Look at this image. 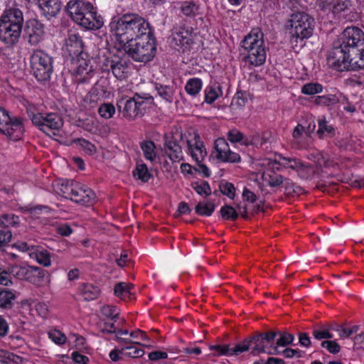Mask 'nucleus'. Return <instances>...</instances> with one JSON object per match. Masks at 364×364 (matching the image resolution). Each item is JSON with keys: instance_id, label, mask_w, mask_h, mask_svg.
Returning a JSON list of instances; mask_svg holds the SVG:
<instances>
[{"instance_id": "obj_55", "label": "nucleus", "mask_w": 364, "mask_h": 364, "mask_svg": "<svg viewBox=\"0 0 364 364\" xmlns=\"http://www.w3.org/2000/svg\"><path fill=\"white\" fill-rule=\"evenodd\" d=\"M49 338L56 344L61 345L65 343L66 336L58 330L49 332Z\"/></svg>"}, {"instance_id": "obj_24", "label": "nucleus", "mask_w": 364, "mask_h": 364, "mask_svg": "<svg viewBox=\"0 0 364 364\" xmlns=\"http://www.w3.org/2000/svg\"><path fill=\"white\" fill-rule=\"evenodd\" d=\"M195 143L191 144L190 141H187L188 149L193 159L197 163H201L204 158L207 155L206 150L204 147L203 143L200 141L198 135H196L194 137Z\"/></svg>"}, {"instance_id": "obj_42", "label": "nucleus", "mask_w": 364, "mask_h": 364, "mask_svg": "<svg viewBox=\"0 0 364 364\" xmlns=\"http://www.w3.org/2000/svg\"><path fill=\"white\" fill-rule=\"evenodd\" d=\"M191 186L200 196H208L211 194V188L205 181H201V183H192Z\"/></svg>"}, {"instance_id": "obj_36", "label": "nucleus", "mask_w": 364, "mask_h": 364, "mask_svg": "<svg viewBox=\"0 0 364 364\" xmlns=\"http://www.w3.org/2000/svg\"><path fill=\"white\" fill-rule=\"evenodd\" d=\"M215 203L213 201L206 203L199 202L196 208V213L200 215L210 216L215 210Z\"/></svg>"}, {"instance_id": "obj_34", "label": "nucleus", "mask_w": 364, "mask_h": 364, "mask_svg": "<svg viewBox=\"0 0 364 364\" xmlns=\"http://www.w3.org/2000/svg\"><path fill=\"white\" fill-rule=\"evenodd\" d=\"M202 85V80L200 78L193 77L188 80L185 86V90L188 94L195 97L201 90Z\"/></svg>"}, {"instance_id": "obj_20", "label": "nucleus", "mask_w": 364, "mask_h": 364, "mask_svg": "<svg viewBox=\"0 0 364 364\" xmlns=\"http://www.w3.org/2000/svg\"><path fill=\"white\" fill-rule=\"evenodd\" d=\"M274 164L283 166L285 168H291L293 171H300L310 168V165L304 164L299 159L284 156L282 154H277Z\"/></svg>"}, {"instance_id": "obj_17", "label": "nucleus", "mask_w": 364, "mask_h": 364, "mask_svg": "<svg viewBox=\"0 0 364 364\" xmlns=\"http://www.w3.org/2000/svg\"><path fill=\"white\" fill-rule=\"evenodd\" d=\"M0 132L7 135L12 140H18L23 132L22 119L9 117V122H6L3 124Z\"/></svg>"}, {"instance_id": "obj_6", "label": "nucleus", "mask_w": 364, "mask_h": 364, "mask_svg": "<svg viewBox=\"0 0 364 364\" xmlns=\"http://www.w3.org/2000/svg\"><path fill=\"white\" fill-rule=\"evenodd\" d=\"M119 46V50L122 49L134 60L138 62L150 61L156 53L154 33L130 41L128 43H124Z\"/></svg>"}, {"instance_id": "obj_63", "label": "nucleus", "mask_w": 364, "mask_h": 364, "mask_svg": "<svg viewBox=\"0 0 364 364\" xmlns=\"http://www.w3.org/2000/svg\"><path fill=\"white\" fill-rule=\"evenodd\" d=\"M71 355L73 360L77 363L87 364L89 361V358L87 356L83 355L77 351H74Z\"/></svg>"}, {"instance_id": "obj_43", "label": "nucleus", "mask_w": 364, "mask_h": 364, "mask_svg": "<svg viewBox=\"0 0 364 364\" xmlns=\"http://www.w3.org/2000/svg\"><path fill=\"white\" fill-rule=\"evenodd\" d=\"M323 87L318 82H309L301 87V92L304 95H311L322 92Z\"/></svg>"}, {"instance_id": "obj_51", "label": "nucleus", "mask_w": 364, "mask_h": 364, "mask_svg": "<svg viewBox=\"0 0 364 364\" xmlns=\"http://www.w3.org/2000/svg\"><path fill=\"white\" fill-rule=\"evenodd\" d=\"M220 191L223 194L232 199L235 197V188L232 183L229 182L221 183L219 186Z\"/></svg>"}, {"instance_id": "obj_38", "label": "nucleus", "mask_w": 364, "mask_h": 364, "mask_svg": "<svg viewBox=\"0 0 364 364\" xmlns=\"http://www.w3.org/2000/svg\"><path fill=\"white\" fill-rule=\"evenodd\" d=\"M133 175L143 182H147L151 176L145 164H138L133 171Z\"/></svg>"}, {"instance_id": "obj_16", "label": "nucleus", "mask_w": 364, "mask_h": 364, "mask_svg": "<svg viewBox=\"0 0 364 364\" xmlns=\"http://www.w3.org/2000/svg\"><path fill=\"white\" fill-rule=\"evenodd\" d=\"M170 43L174 49L184 52L192 43L191 33L184 28L176 29L171 34Z\"/></svg>"}, {"instance_id": "obj_33", "label": "nucleus", "mask_w": 364, "mask_h": 364, "mask_svg": "<svg viewBox=\"0 0 364 364\" xmlns=\"http://www.w3.org/2000/svg\"><path fill=\"white\" fill-rule=\"evenodd\" d=\"M140 147L143 151L144 156L146 159L154 161L156 157V146L155 144L151 141H144L141 142Z\"/></svg>"}, {"instance_id": "obj_44", "label": "nucleus", "mask_w": 364, "mask_h": 364, "mask_svg": "<svg viewBox=\"0 0 364 364\" xmlns=\"http://www.w3.org/2000/svg\"><path fill=\"white\" fill-rule=\"evenodd\" d=\"M220 214L223 219L235 220L239 213L231 205H225L220 208Z\"/></svg>"}, {"instance_id": "obj_21", "label": "nucleus", "mask_w": 364, "mask_h": 364, "mask_svg": "<svg viewBox=\"0 0 364 364\" xmlns=\"http://www.w3.org/2000/svg\"><path fill=\"white\" fill-rule=\"evenodd\" d=\"M22 28L0 24V41L6 46H11L16 44L21 36Z\"/></svg>"}, {"instance_id": "obj_13", "label": "nucleus", "mask_w": 364, "mask_h": 364, "mask_svg": "<svg viewBox=\"0 0 364 364\" xmlns=\"http://www.w3.org/2000/svg\"><path fill=\"white\" fill-rule=\"evenodd\" d=\"M215 149L217 152V159L229 163H237L240 161L238 154L230 149L229 144L223 138H218L215 142Z\"/></svg>"}, {"instance_id": "obj_54", "label": "nucleus", "mask_w": 364, "mask_h": 364, "mask_svg": "<svg viewBox=\"0 0 364 364\" xmlns=\"http://www.w3.org/2000/svg\"><path fill=\"white\" fill-rule=\"evenodd\" d=\"M321 346L333 354H337L341 350V346L335 341H324L321 343Z\"/></svg>"}, {"instance_id": "obj_52", "label": "nucleus", "mask_w": 364, "mask_h": 364, "mask_svg": "<svg viewBox=\"0 0 364 364\" xmlns=\"http://www.w3.org/2000/svg\"><path fill=\"white\" fill-rule=\"evenodd\" d=\"M28 268V267H20L18 265H14L9 268V272L15 277L19 279H23L26 274Z\"/></svg>"}, {"instance_id": "obj_11", "label": "nucleus", "mask_w": 364, "mask_h": 364, "mask_svg": "<svg viewBox=\"0 0 364 364\" xmlns=\"http://www.w3.org/2000/svg\"><path fill=\"white\" fill-rule=\"evenodd\" d=\"M336 41L328 57V61L332 67L342 72L351 70L350 51L345 49Z\"/></svg>"}, {"instance_id": "obj_25", "label": "nucleus", "mask_w": 364, "mask_h": 364, "mask_svg": "<svg viewBox=\"0 0 364 364\" xmlns=\"http://www.w3.org/2000/svg\"><path fill=\"white\" fill-rule=\"evenodd\" d=\"M79 292L85 301H90L96 299L99 296L100 289L92 284L82 283L79 287Z\"/></svg>"}, {"instance_id": "obj_9", "label": "nucleus", "mask_w": 364, "mask_h": 364, "mask_svg": "<svg viewBox=\"0 0 364 364\" xmlns=\"http://www.w3.org/2000/svg\"><path fill=\"white\" fill-rule=\"evenodd\" d=\"M32 123L46 134L50 132L55 134V131H58L63 125L61 117L57 113H48L45 116L41 113L33 114L30 116Z\"/></svg>"}, {"instance_id": "obj_35", "label": "nucleus", "mask_w": 364, "mask_h": 364, "mask_svg": "<svg viewBox=\"0 0 364 364\" xmlns=\"http://www.w3.org/2000/svg\"><path fill=\"white\" fill-rule=\"evenodd\" d=\"M228 139L232 143L240 142L242 144L248 146L251 144V141L245 137L243 134L236 129L230 130L227 133Z\"/></svg>"}, {"instance_id": "obj_64", "label": "nucleus", "mask_w": 364, "mask_h": 364, "mask_svg": "<svg viewBox=\"0 0 364 364\" xmlns=\"http://www.w3.org/2000/svg\"><path fill=\"white\" fill-rule=\"evenodd\" d=\"M57 232L60 235L67 237L73 232V230L68 224H63L57 228Z\"/></svg>"}, {"instance_id": "obj_56", "label": "nucleus", "mask_w": 364, "mask_h": 364, "mask_svg": "<svg viewBox=\"0 0 364 364\" xmlns=\"http://www.w3.org/2000/svg\"><path fill=\"white\" fill-rule=\"evenodd\" d=\"M333 164V161L330 159L328 154L321 152L317 156V164L320 167H330Z\"/></svg>"}, {"instance_id": "obj_2", "label": "nucleus", "mask_w": 364, "mask_h": 364, "mask_svg": "<svg viewBox=\"0 0 364 364\" xmlns=\"http://www.w3.org/2000/svg\"><path fill=\"white\" fill-rule=\"evenodd\" d=\"M109 26L119 46L153 33L149 23L136 14H127L112 19Z\"/></svg>"}, {"instance_id": "obj_48", "label": "nucleus", "mask_w": 364, "mask_h": 364, "mask_svg": "<svg viewBox=\"0 0 364 364\" xmlns=\"http://www.w3.org/2000/svg\"><path fill=\"white\" fill-rule=\"evenodd\" d=\"M124 355L130 358H141L144 355V350L137 348L133 346H125L122 348Z\"/></svg>"}, {"instance_id": "obj_58", "label": "nucleus", "mask_w": 364, "mask_h": 364, "mask_svg": "<svg viewBox=\"0 0 364 364\" xmlns=\"http://www.w3.org/2000/svg\"><path fill=\"white\" fill-rule=\"evenodd\" d=\"M333 0H316V6L323 12H330L332 9Z\"/></svg>"}, {"instance_id": "obj_31", "label": "nucleus", "mask_w": 364, "mask_h": 364, "mask_svg": "<svg viewBox=\"0 0 364 364\" xmlns=\"http://www.w3.org/2000/svg\"><path fill=\"white\" fill-rule=\"evenodd\" d=\"M134 285L132 284L126 282H119L115 284L114 288V292L116 296L121 299L125 300L127 297L131 299L132 295L131 290L133 289Z\"/></svg>"}, {"instance_id": "obj_23", "label": "nucleus", "mask_w": 364, "mask_h": 364, "mask_svg": "<svg viewBox=\"0 0 364 364\" xmlns=\"http://www.w3.org/2000/svg\"><path fill=\"white\" fill-rule=\"evenodd\" d=\"M129 65V60L116 55L115 62L111 72L117 79L124 80L128 76Z\"/></svg>"}, {"instance_id": "obj_10", "label": "nucleus", "mask_w": 364, "mask_h": 364, "mask_svg": "<svg viewBox=\"0 0 364 364\" xmlns=\"http://www.w3.org/2000/svg\"><path fill=\"white\" fill-rule=\"evenodd\" d=\"M339 45L350 53L364 46V33L356 26L347 27L337 39Z\"/></svg>"}, {"instance_id": "obj_46", "label": "nucleus", "mask_w": 364, "mask_h": 364, "mask_svg": "<svg viewBox=\"0 0 364 364\" xmlns=\"http://www.w3.org/2000/svg\"><path fill=\"white\" fill-rule=\"evenodd\" d=\"M98 112L102 117L109 119L114 114L115 107L111 103H104L99 107Z\"/></svg>"}, {"instance_id": "obj_60", "label": "nucleus", "mask_w": 364, "mask_h": 364, "mask_svg": "<svg viewBox=\"0 0 364 364\" xmlns=\"http://www.w3.org/2000/svg\"><path fill=\"white\" fill-rule=\"evenodd\" d=\"M281 353H282L284 356L287 358H291L294 357H301V351H299V350L292 349L289 348H287L284 350L281 351Z\"/></svg>"}, {"instance_id": "obj_22", "label": "nucleus", "mask_w": 364, "mask_h": 364, "mask_svg": "<svg viewBox=\"0 0 364 364\" xmlns=\"http://www.w3.org/2000/svg\"><path fill=\"white\" fill-rule=\"evenodd\" d=\"M36 1L42 14L48 18L55 16L61 9L60 0H36Z\"/></svg>"}, {"instance_id": "obj_62", "label": "nucleus", "mask_w": 364, "mask_h": 364, "mask_svg": "<svg viewBox=\"0 0 364 364\" xmlns=\"http://www.w3.org/2000/svg\"><path fill=\"white\" fill-rule=\"evenodd\" d=\"M299 343L305 348H309L311 345V338L306 333H299Z\"/></svg>"}, {"instance_id": "obj_47", "label": "nucleus", "mask_w": 364, "mask_h": 364, "mask_svg": "<svg viewBox=\"0 0 364 364\" xmlns=\"http://www.w3.org/2000/svg\"><path fill=\"white\" fill-rule=\"evenodd\" d=\"M312 335L317 340L331 339L333 337L326 326H323L320 328L314 329Z\"/></svg>"}, {"instance_id": "obj_18", "label": "nucleus", "mask_w": 364, "mask_h": 364, "mask_svg": "<svg viewBox=\"0 0 364 364\" xmlns=\"http://www.w3.org/2000/svg\"><path fill=\"white\" fill-rule=\"evenodd\" d=\"M23 16L19 9L12 8L4 11L0 17V24L22 28Z\"/></svg>"}, {"instance_id": "obj_37", "label": "nucleus", "mask_w": 364, "mask_h": 364, "mask_svg": "<svg viewBox=\"0 0 364 364\" xmlns=\"http://www.w3.org/2000/svg\"><path fill=\"white\" fill-rule=\"evenodd\" d=\"M155 90L157 94L166 102H171L173 100V90L168 85H163L159 83L155 84Z\"/></svg>"}, {"instance_id": "obj_5", "label": "nucleus", "mask_w": 364, "mask_h": 364, "mask_svg": "<svg viewBox=\"0 0 364 364\" xmlns=\"http://www.w3.org/2000/svg\"><path fill=\"white\" fill-rule=\"evenodd\" d=\"M242 47L245 52V60L253 66H260L265 63L267 53L264 34L259 28H253L242 40Z\"/></svg>"}, {"instance_id": "obj_27", "label": "nucleus", "mask_w": 364, "mask_h": 364, "mask_svg": "<svg viewBox=\"0 0 364 364\" xmlns=\"http://www.w3.org/2000/svg\"><path fill=\"white\" fill-rule=\"evenodd\" d=\"M341 97L342 94L339 92L317 96L314 100V103L317 105L328 107L337 104Z\"/></svg>"}, {"instance_id": "obj_1", "label": "nucleus", "mask_w": 364, "mask_h": 364, "mask_svg": "<svg viewBox=\"0 0 364 364\" xmlns=\"http://www.w3.org/2000/svg\"><path fill=\"white\" fill-rule=\"evenodd\" d=\"M294 336L286 331H255L252 336L233 346L230 345L210 346V350L215 351L214 355H238L250 350V353L257 355L266 353L269 355L281 354L279 347H284L293 343Z\"/></svg>"}, {"instance_id": "obj_59", "label": "nucleus", "mask_w": 364, "mask_h": 364, "mask_svg": "<svg viewBox=\"0 0 364 364\" xmlns=\"http://www.w3.org/2000/svg\"><path fill=\"white\" fill-rule=\"evenodd\" d=\"M247 102V98L245 97V93L238 92L236 93L235 96L232 99V102L231 104L232 107H242L245 106Z\"/></svg>"}, {"instance_id": "obj_45", "label": "nucleus", "mask_w": 364, "mask_h": 364, "mask_svg": "<svg viewBox=\"0 0 364 364\" xmlns=\"http://www.w3.org/2000/svg\"><path fill=\"white\" fill-rule=\"evenodd\" d=\"M264 177L268 185L272 188L281 186L284 181V178L282 175L276 173L267 174L264 176Z\"/></svg>"}, {"instance_id": "obj_3", "label": "nucleus", "mask_w": 364, "mask_h": 364, "mask_svg": "<svg viewBox=\"0 0 364 364\" xmlns=\"http://www.w3.org/2000/svg\"><path fill=\"white\" fill-rule=\"evenodd\" d=\"M65 11L75 23L87 30H97L103 26L102 16L97 15L96 9L88 1L70 0Z\"/></svg>"}, {"instance_id": "obj_49", "label": "nucleus", "mask_w": 364, "mask_h": 364, "mask_svg": "<svg viewBox=\"0 0 364 364\" xmlns=\"http://www.w3.org/2000/svg\"><path fill=\"white\" fill-rule=\"evenodd\" d=\"M105 81L97 82L90 90L92 96H95L97 99L103 97L106 93V88L103 85Z\"/></svg>"}, {"instance_id": "obj_26", "label": "nucleus", "mask_w": 364, "mask_h": 364, "mask_svg": "<svg viewBox=\"0 0 364 364\" xmlns=\"http://www.w3.org/2000/svg\"><path fill=\"white\" fill-rule=\"evenodd\" d=\"M77 183L74 181L68 180L57 181L54 185L55 191L58 195L70 199L72 193H73L74 186H75Z\"/></svg>"}, {"instance_id": "obj_30", "label": "nucleus", "mask_w": 364, "mask_h": 364, "mask_svg": "<svg viewBox=\"0 0 364 364\" xmlns=\"http://www.w3.org/2000/svg\"><path fill=\"white\" fill-rule=\"evenodd\" d=\"M221 95L222 90L220 84L215 82L205 88V101L208 104H211Z\"/></svg>"}, {"instance_id": "obj_32", "label": "nucleus", "mask_w": 364, "mask_h": 364, "mask_svg": "<svg viewBox=\"0 0 364 364\" xmlns=\"http://www.w3.org/2000/svg\"><path fill=\"white\" fill-rule=\"evenodd\" d=\"M31 250H34L29 255L30 257L36 259V261L45 267L50 265V254L47 250H39L37 248L31 247Z\"/></svg>"}, {"instance_id": "obj_29", "label": "nucleus", "mask_w": 364, "mask_h": 364, "mask_svg": "<svg viewBox=\"0 0 364 364\" xmlns=\"http://www.w3.org/2000/svg\"><path fill=\"white\" fill-rule=\"evenodd\" d=\"M318 129L317 130L316 134H318L320 139L323 137H332L335 134L334 128L328 124V122L326 120L325 117L318 119Z\"/></svg>"}, {"instance_id": "obj_15", "label": "nucleus", "mask_w": 364, "mask_h": 364, "mask_svg": "<svg viewBox=\"0 0 364 364\" xmlns=\"http://www.w3.org/2000/svg\"><path fill=\"white\" fill-rule=\"evenodd\" d=\"M73 193L70 196V200L82 205H92L95 200V193L85 186L77 183L74 186Z\"/></svg>"}, {"instance_id": "obj_57", "label": "nucleus", "mask_w": 364, "mask_h": 364, "mask_svg": "<svg viewBox=\"0 0 364 364\" xmlns=\"http://www.w3.org/2000/svg\"><path fill=\"white\" fill-rule=\"evenodd\" d=\"M348 2L343 0H338L336 3H333L331 11L335 14L344 11L348 6Z\"/></svg>"}, {"instance_id": "obj_8", "label": "nucleus", "mask_w": 364, "mask_h": 364, "mask_svg": "<svg viewBox=\"0 0 364 364\" xmlns=\"http://www.w3.org/2000/svg\"><path fill=\"white\" fill-rule=\"evenodd\" d=\"M31 65L36 78L41 82L48 80L53 73L52 58L42 50H35L31 56Z\"/></svg>"}, {"instance_id": "obj_61", "label": "nucleus", "mask_w": 364, "mask_h": 364, "mask_svg": "<svg viewBox=\"0 0 364 364\" xmlns=\"http://www.w3.org/2000/svg\"><path fill=\"white\" fill-rule=\"evenodd\" d=\"M115 56L116 55H114L112 58H107L104 60L102 65V69L103 71L109 72L112 70L115 62Z\"/></svg>"}, {"instance_id": "obj_19", "label": "nucleus", "mask_w": 364, "mask_h": 364, "mask_svg": "<svg viewBox=\"0 0 364 364\" xmlns=\"http://www.w3.org/2000/svg\"><path fill=\"white\" fill-rule=\"evenodd\" d=\"M84 42L78 33L71 32L65 41V47L69 55L73 58L81 55L84 50Z\"/></svg>"}, {"instance_id": "obj_14", "label": "nucleus", "mask_w": 364, "mask_h": 364, "mask_svg": "<svg viewBox=\"0 0 364 364\" xmlns=\"http://www.w3.org/2000/svg\"><path fill=\"white\" fill-rule=\"evenodd\" d=\"M178 137L181 139L182 134L165 136L164 137L165 152L173 161H178L183 159V152L181 146L178 144Z\"/></svg>"}, {"instance_id": "obj_7", "label": "nucleus", "mask_w": 364, "mask_h": 364, "mask_svg": "<svg viewBox=\"0 0 364 364\" xmlns=\"http://www.w3.org/2000/svg\"><path fill=\"white\" fill-rule=\"evenodd\" d=\"M151 96L136 93L133 97L127 100H121L117 103V107L123 116L128 119H134L141 116L147 105L151 103Z\"/></svg>"}, {"instance_id": "obj_53", "label": "nucleus", "mask_w": 364, "mask_h": 364, "mask_svg": "<svg viewBox=\"0 0 364 364\" xmlns=\"http://www.w3.org/2000/svg\"><path fill=\"white\" fill-rule=\"evenodd\" d=\"M101 311L105 316L110 318L112 320H116L119 316L117 307L112 305L102 306Z\"/></svg>"}, {"instance_id": "obj_41", "label": "nucleus", "mask_w": 364, "mask_h": 364, "mask_svg": "<svg viewBox=\"0 0 364 364\" xmlns=\"http://www.w3.org/2000/svg\"><path fill=\"white\" fill-rule=\"evenodd\" d=\"M73 143L80 147L87 154L92 155L96 151V148L94 144L82 138H78L73 140Z\"/></svg>"}, {"instance_id": "obj_50", "label": "nucleus", "mask_w": 364, "mask_h": 364, "mask_svg": "<svg viewBox=\"0 0 364 364\" xmlns=\"http://www.w3.org/2000/svg\"><path fill=\"white\" fill-rule=\"evenodd\" d=\"M18 223V217L14 215H3L0 217V226H15Z\"/></svg>"}, {"instance_id": "obj_40", "label": "nucleus", "mask_w": 364, "mask_h": 364, "mask_svg": "<svg viewBox=\"0 0 364 364\" xmlns=\"http://www.w3.org/2000/svg\"><path fill=\"white\" fill-rule=\"evenodd\" d=\"M183 14L188 17H194L198 12V6L192 1H185L181 6Z\"/></svg>"}, {"instance_id": "obj_12", "label": "nucleus", "mask_w": 364, "mask_h": 364, "mask_svg": "<svg viewBox=\"0 0 364 364\" xmlns=\"http://www.w3.org/2000/svg\"><path fill=\"white\" fill-rule=\"evenodd\" d=\"M44 25L36 18L26 22L25 34L31 45L36 46L43 41L45 36Z\"/></svg>"}, {"instance_id": "obj_39", "label": "nucleus", "mask_w": 364, "mask_h": 364, "mask_svg": "<svg viewBox=\"0 0 364 364\" xmlns=\"http://www.w3.org/2000/svg\"><path fill=\"white\" fill-rule=\"evenodd\" d=\"M15 295L9 291H0V307L3 309H11L13 306L12 301Z\"/></svg>"}, {"instance_id": "obj_28", "label": "nucleus", "mask_w": 364, "mask_h": 364, "mask_svg": "<svg viewBox=\"0 0 364 364\" xmlns=\"http://www.w3.org/2000/svg\"><path fill=\"white\" fill-rule=\"evenodd\" d=\"M351 70L364 69V46L350 53Z\"/></svg>"}, {"instance_id": "obj_4", "label": "nucleus", "mask_w": 364, "mask_h": 364, "mask_svg": "<svg viewBox=\"0 0 364 364\" xmlns=\"http://www.w3.org/2000/svg\"><path fill=\"white\" fill-rule=\"evenodd\" d=\"M289 23L291 34L290 43L294 49H301L305 46V40L313 35L315 20L309 14L297 12L291 14Z\"/></svg>"}]
</instances>
